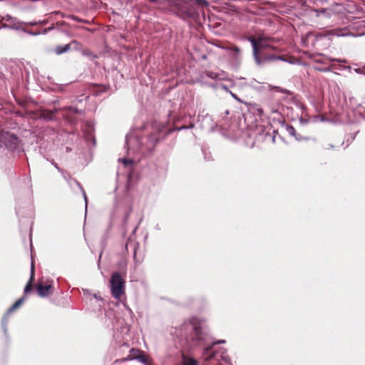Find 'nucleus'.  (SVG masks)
Instances as JSON below:
<instances>
[{
	"instance_id": "obj_1",
	"label": "nucleus",
	"mask_w": 365,
	"mask_h": 365,
	"mask_svg": "<svg viewBox=\"0 0 365 365\" xmlns=\"http://www.w3.org/2000/svg\"><path fill=\"white\" fill-rule=\"evenodd\" d=\"M247 39L252 44L253 56L257 65L283 59L282 57L271 53L279 51L277 47L273 46L275 42L274 38L259 35L258 36H250Z\"/></svg>"
},
{
	"instance_id": "obj_2",
	"label": "nucleus",
	"mask_w": 365,
	"mask_h": 365,
	"mask_svg": "<svg viewBox=\"0 0 365 365\" xmlns=\"http://www.w3.org/2000/svg\"><path fill=\"white\" fill-rule=\"evenodd\" d=\"M125 281L121 274L116 272H114L110 280V291L113 297L116 299H120L125 292Z\"/></svg>"
},
{
	"instance_id": "obj_3",
	"label": "nucleus",
	"mask_w": 365,
	"mask_h": 365,
	"mask_svg": "<svg viewBox=\"0 0 365 365\" xmlns=\"http://www.w3.org/2000/svg\"><path fill=\"white\" fill-rule=\"evenodd\" d=\"M53 280L41 277L38 279L36 287V291L41 297H48L53 293Z\"/></svg>"
},
{
	"instance_id": "obj_4",
	"label": "nucleus",
	"mask_w": 365,
	"mask_h": 365,
	"mask_svg": "<svg viewBox=\"0 0 365 365\" xmlns=\"http://www.w3.org/2000/svg\"><path fill=\"white\" fill-rule=\"evenodd\" d=\"M19 138L16 135L8 131H0V146L8 149H16L19 145Z\"/></svg>"
},
{
	"instance_id": "obj_5",
	"label": "nucleus",
	"mask_w": 365,
	"mask_h": 365,
	"mask_svg": "<svg viewBox=\"0 0 365 365\" xmlns=\"http://www.w3.org/2000/svg\"><path fill=\"white\" fill-rule=\"evenodd\" d=\"M152 127L153 131L148 135V140L146 143V146L150 150H153L158 144L160 140V133L164 128L163 126L156 123L153 124Z\"/></svg>"
},
{
	"instance_id": "obj_6",
	"label": "nucleus",
	"mask_w": 365,
	"mask_h": 365,
	"mask_svg": "<svg viewBox=\"0 0 365 365\" xmlns=\"http://www.w3.org/2000/svg\"><path fill=\"white\" fill-rule=\"evenodd\" d=\"M175 11L176 14L182 18L192 17L195 15L192 6L187 4L182 6L177 5Z\"/></svg>"
},
{
	"instance_id": "obj_7",
	"label": "nucleus",
	"mask_w": 365,
	"mask_h": 365,
	"mask_svg": "<svg viewBox=\"0 0 365 365\" xmlns=\"http://www.w3.org/2000/svg\"><path fill=\"white\" fill-rule=\"evenodd\" d=\"M190 324L192 325V331L191 334V339L192 341H200L204 339L203 332L200 324L195 320H191Z\"/></svg>"
},
{
	"instance_id": "obj_8",
	"label": "nucleus",
	"mask_w": 365,
	"mask_h": 365,
	"mask_svg": "<svg viewBox=\"0 0 365 365\" xmlns=\"http://www.w3.org/2000/svg\"><path fill=\"white\" fill-rule=\"evenodd\" d=\"M212 345L204 349L202 356L206 361H210L216 356L217 352L212 351Z\"/></svg>"
},
{
	"instance_id": "obj_9",
	"label": "nucleus",
	"mask_w": 365,
	"mask_h": 365,
	"mask_svg": "<svg viewBox=\"0 0 365 365\" xmlns=\"http://www.w3.org/2000/svg\"><path fill=\"white\" fill-rule=\"evenodd\" d=\"M34 281V266L32 264L31 269V277H30L29 282H27V284H26V286L24 287V294H28L30 292H31V290L33 289Z\"/></svg>"
},
{
	"instance_id": "obj_10",
	"label": "nucleus",
	"mask_w": 365,
	"mask_h": 365,
	"mask_svg": "<svg viewBox=\"0 0 365 365\" xmlns=\"http://www.w3.org/2000/svg\"><path fill=\"white\" fill-rule=\"evenodd\" d=\"M54 117V111L49 110H39L38 118L44 119L46 120H51Z\"/></svg>"
},
{
	"instance_id": "obj_11",
	"label": "nucleus",
	"mask_w": 365,
	"mask_h": 365,
	"mask_svg": "<svg viewBox=\"0 0 365 365\" xmlns=\"http://www.w3.org/2000/svg\"><path fill=\"white\" fill-rule=\"evenodd\" d=\"M70 49H71V44H66L63 46L58 45L55 47L54 53L56 55H61L62 53L68 52Z\"/></svg>"
},
{
	"instance_id": "obj_12",
	"label": "nucleus",
	"mask_w": 365,
	"mask_h": 365,
	"mask_svg": "<svg viewBox=\"0 0 365 365\" xmlns=\"http://www.w3.org/2000/svg\"><path fill=\"white\" fill-rule=\"evenodd\" d=\"M137 359L142 362L143 364H145L146 365H152L151 364V359L143 354V352L142 351L141 354L138 356V357L137 358Z\"/></svg>"
},
{
	"instance_id": "obj_13",
	"label": "nucleus",
	"mask_w": 365,
	"mask_h": 365,
	"mask_svg": "<svg viewBox=\"0 0 365 365\" xmlns=\"http://www.w3.org/2000/svg\"><path fill=\"white\" fill-rule=\"evenodd\" d=\"M24 302V297L19 299L9 309L8 314L12 313L18 309Z\"/></svg>"
},
{
	"instance_id": "obj_14",
	"label": "nucleus",
	"mask_w": 365,
	"mask_h": 365,
	"mask_svg": "<svg viewBox=\"0 0 365 365\" xmlns=\"http://www.w3.org/2000/svg\"><path fill=\"white\" fill-rule=\"evenodd\" d=\"M141 352L142 351L133 348L130 349V354L128 356L130 358V360L137 359Z\"/></svg>"
},
{
	"instance_id": "obj_15",
	"label": "nucleus",
	"mask_w": 365,
	"mask_h": 365,
	"mask_svg": "<svg viewBox=\"0 0 365 365\" xmlns=\"http://www.w3.org/2000/svg\"><path fill=\"white\" fill-rule=\"evenodd\" d=\"M183 365H197V361L192 358L183 356Z\"/></svg>"
},
{
	"instance_id": "obj_16",
	"label": "nucleus",
	"mask_w": 365,
	"mask_h": 365,
	"mask_svg": "<svg viewBox=\"0 0 365 365\" xmlns=\"http://www.w3.org/2000/svg\"><path fill=\"white\" fill-rule=\"evenodd\" d=\"M82 53L83 55L84 56H89V57H93V58H96L97 56L96 55H94L91 50L86 48V49H83L82 51Z\"/></svg>"
},
{
	"instance_id": "obj_17",
	"label": "nucleus",
	"mask_w": 365,
	"mask_h": 365,
	"mask_svg": "<svg viewBox=\"0 0 365 365\" xmlns=\"http://www.w3.org/2000/svg\"><path fill=\"white\" fill-rule=\"evenodd\" d=\"M196 3L202 6V7H207L209 5V3L207 0H195Z\"/></svg>"
},
{
	"instance_id": "obj_18",
	"label": "nucleus",
	"mask_w": 365,
	"mask_h": 365,
	"mask_svg": "<svg viewBox=\"0 0 365 365\" xmlns=\"http://www.w3.org/2000/svg\"><path fill=\"white\" fill-rule=\"evenodd\" d=\"M29 116H30L31 118H34V119L39 118H38V115H39V110H36V111H30V112L29 113Z\"/></svg>"
},
{
	"instance_id": "obj_19",
	"label": "nucleus",
	"mask_w": 365,
	"mask_h": 365,
	"mask_svg": "<svg viewBox=\"0 0 365 365\" xmlns=\"http://www.w3.org/2000/svg\"><path fill=\"white\" fill-rule=\"evenodd\" d=\"M272 88H273V90H275L277 92H280V93H286V94L289 93V91L287 90L282 88L278 86H274Z\"/></svg>"
},
{
	"instance_id": "obj_20",
	"label": "nucleus",
	"mask_w": 365,
	"mask_h": 365,
	"mask_svg": "<svg viewBox=\"0 0 365 365\" xmlns=\"http://www.w3.org/2000/svg\"><path fill=\"white\" fill-rule=\"evenodd\" d=\"M328 36L327 34L322 33V34H317L314 35L315 41H318L324 37H327Z\"/></svg>"
},
{
	"instance_id": "obj_21",
	"label": "nucleus",
	"mask_w": 365,
	"mask_h": 365,
	"mask_svg": "<svg viewBox=\"0 0 365 365\" xmlns=\"http://www.w3.org/2000/svg\"><path fill=\"white\" fill-rule=\"evenodd\" d=\"M69 44H71V46L72 45H74V46H75V47H76V48H78L79 46H81V44L78 41H76V40H73V41H71V43H70Z\"/></svg>"
},
{
	"instance_id": "obj_22",
	"label": "nucleus",
	"mask_w": 365,
	"mask_h": 365,
	"mask_svg": "<svg viewBox=\"0 0 365 365\" xmlns=\"http://www.w3.org/2000/svg\"><path fill=\"white\" fill-rule=\"evenodd\" d=\"M130 358L129 357V356L125 357V358H122L120 359H116L115 360V363L117 362H125V361H130Z\"/></svg>"
},
{
	"instance_id": "obj_23",
	"label": "nucleus",
	"mask_w": 365,
	"mask_h": 365,
	"mask_svg": "<svg viewBox=\"0 0 365 365\" xmlns=\"http://www.w3.org/2000/svg\"><path fill=\"white\" fill-rule=\"evenodd\" d=\"M70 19L76 21H78V22H82L83 21V19H80L79 17L76 16H74V15H71L69 16Z\"/></svg>"
},
{
	"instance_id": "obj_24",
	"label": "nucleus",
	"mask_w": 365,
	"mask_h": 365,
	"mask_svg": "<svg viewBox=\"0 0 365 365\" xmlns=\"http://www.w3.org/2000/svg\"><path fill=\"white\" fill-rule=\"evenodd\" d=\"M287 130L288 132L291 134V135H294V132H295V129L294 128L293 126L292 125H289L287 127Z\"/></svg>"
},
{
	"instance_id": "obj_25",
	"label": "nucleus",
	"mask_w": 365,
	"mask_h": 365,
	"mask_svg": "<svg viewBox=\"0 0 365 365\" xmlns=\"http://www.w3.org/2000/svg\"><path fill=\"white\" fill-rule=\"evenodd\" d=\"M231 50L233 51L235 53H240L241 51L240 48L237 46H234L231 48Z\"/></svg>"
},
{
	"instance_id": "obj_26",
	"label": "nucleus",
	"mask_w": 365,
	"mask_h": 365,
	"mask_svg": "<svg viewBox=\"0 0 365 365\" xmlns=\"http://www.w3.org/2000/svg\"><path fill=\"white\" fill-rule=\"evenodd\" d=\"M328 59H329V61H331V62H345V61H341V60H339V59H337V58H329Z\"/></svg>"
},
{
	"instance_id": "obj_27",
	"label": "nucleus",
	"mask_w": 365,
	"mask_h": 365,
	"mask_svg": "<svg viewBox=\"0 0 365 365\" xmlns=\"http://www.w3.org/2000/svg\"><path fill=\"white\" fill-rule=\"evenodd\" d=\"M68 109L69 110L72 111V112H73V113H78V112H79V111H78V108H72V107H70V108H68Z\"/></svg>"
},
{
	"instance_id": "obj_28",
	"label": "nucleus",
	"mask_w": 365,
	"mask_h": 365,
	"mask_svg": "<svg viewBox=\"0 0 365 365\" xmlns=\"http://www.w3.org/2000/svg\"><path fill=\"white\" fill-rule=\"evenodd\" d=\"M224 342H225V341H223V340H222V341H220H220H215V342H213L211 345H212V346H214V345H215V344H218L224 343Z\"/></svg>"
},
{
	"instance_id": "obj_29",
	"label": "nucleus",
	"mask_w": 365,
	"mask_h": 365,
	"mask_svg": "<svg viewBox=\"0 0 365 365\" xmlns=\"http://www.w3.org/2000/svg\"><path fill=\"white\" fill-rule=\"evenodd\" d=\"M53 29V26L49 27V28H47V29H44V31H43V34L47 33L48 31H51V30H52Z\"/></svg>"
},
{
	"instance_id": "obj_30",
	"label": "nucleus",
	"mask_w": 365,
	"mask_h": 365,
	"mask_svg": "<svg viewBox=\"0 0 365 365\" xmlns=\"http://www.w3.org/2000/svg\"><path fill=\"white\" fill-rule=\"evenodd\" d=\"M334 146L331 144H327V147L326 148V149L329 150L330 148H334Z\"/></svg>"
},
{
	"instance_id": "obj_31",
	"label": "nucleus",
	"mask_w": 365,
	"mask_h": 365,
	"mask_svg": "<svg viewBox=\"0 0 365 365\" xmlns=\"http://www.w3.org/2000/svg\"><path fill=\"white\" fill-rule=\"evenodd\" d=\"M82 22H83V23H85V24H89V23H90V22H89V21H88V20H83V21H82Z\"/></svg>"
},
{
	"instance_id": "obj_32",
	"label": "nucleus",
	"mask_w": 365,
	"mask_h": 365,
	"mask_svg": "<svg viewBox=\"0 0 365 365\" xmlns=\"http://www.w3.org/2000/svg\"><path fill=\"white\" fill-rule=\"evenodd\" d=\"M82 29H85V30H87V31H91L90 29L88 28H86V27H81Z\"/></svg>"
},
{
	"instance_id": "obj_33",
	"label": "nucleus",
	"mask_w": 365,
	"mask_h": 365,
	"mask_svg": "<svg viewBox=\"0 0 365 365\" xmlns=\"http://www.w3.org/2000/svg\"><path fill=\"white\" fill-rule=\"evenodd\" d=\"M31 25H36L37 24L36 22H32V23H30Z\"/></svg>"
},
{
	"instance_id": "obj_34",
	"label": "nucleus",
	"mask_w": 365,
	"mask_h": 365,
	"mask_svg": "<svg viewBox=\"0 0 365 365\" xmlns=\"http://www.w3.org/2000/svg\"><path fill=\"white\" fill-rule=\"evenodd\" d=\"M272 113H275V112H277V110L272 109Z\"/></svg>"
},
{
	"instance_id": "obj_35",
	"label": "nucleus",
	"mask_w": 365,
	"mask_h": 365,
	"mask_svg": "<svg viewBox=\"0 0 365 365\" xmlns=\"http://www.w3.org/2000/svg\"><path fill=\"white\" fill-rule=\"evenodd\" d=\"M46 22H47L46 21H43L41 23L44 24H46Z\"/></svg>"
},
{
	"instance_id": "obj_36",
	"label": "nucleus",
	"mask_w": 365,
	"mask_h": 365,
	"mask_svg": "<svg viewBox=\"0 0 365 365\" xmlns=\"http://www.w3.org/2000/svg\"><path fill=\"white\" fill-rule=\"evenodd\" d=\"M123 162H124L125 164L128 163V161L126 160H125Z\"/></svg>"
}]
</instances>
